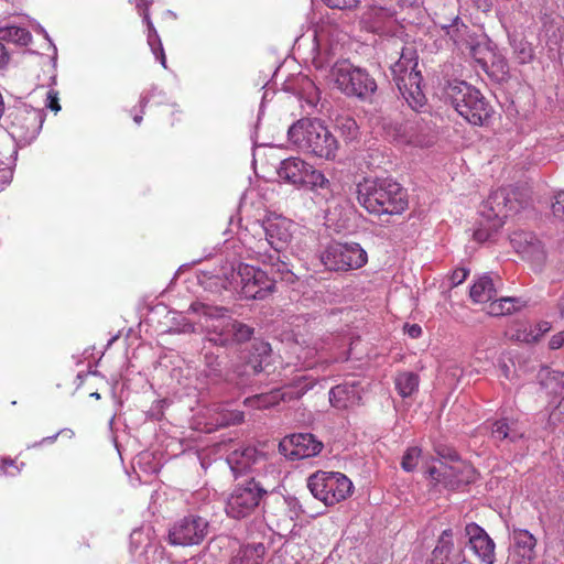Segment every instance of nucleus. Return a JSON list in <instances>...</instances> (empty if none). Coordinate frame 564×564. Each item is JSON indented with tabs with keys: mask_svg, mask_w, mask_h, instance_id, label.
Masks as SVG:
<instances>
[{
	"mask_svg": "<svg viewBox=\"0 0 564 564\" xmlns=\"http://www.w3.org/2000/svg\"><path fill=\"white\" fill-rule=\"evenodd\" d=\"M188 311L199 315V323L205 329L207 340L216 346L241 344L253 335V328L234 319L225 307L193 302Z\"/></svg>",
	"mask_w": 564,
	"mask_h": 564,
	"instance_id": "nucleus-1",
	"label": "nucleus"
},
{
	"mask_svg": "<svg viewBox=\"0 0 564 564\" xmlns=\"http://www.w3.org/2000/svg\"><path fill=\"white\" fill-rule=\"evenodd\" d=\"M357 199L370 214L399 215L408 207L405 189L392 177H368L357 185Z\"/></svg>",
	"mask_w": 564,
	"mask_h": 564,
	"instance_id": "nucleus-2",
	"label": "nucleus"
},
{
	"mask_svg": "<svg viewBox=\"0 0 564 564\" xmlns=\"http://www.w3.org/2000/svg\"><path fill=\"white\" fill-rule=\"evenodd\" d=\"M270 345L264 341H256L252 344V351L241 365L235 366L232 369L225 370L219 356L214 352H206L205 376L214 383L225 382L236 388H243L251 382V378L260 373L270 357Z\"/></svg>",
	"mask_w": 564,
	"mask_h": 564,
	"instance_id": "nucleus-3",
	"label": "nucleus"
},
{
	"mask_svg": "<svg viewBox=\"0 0 564 564\" xmlns=\"http://www.w3.org/2000/svg\"><path fill=\"white\" fill-rule=\"evenodd\" d=\"M289 141L303 152L332 160L338 143L333 133L318 119L303 118L288 130Z\"/></svg>",
	"mask_w": 564,
	"mask_h": 564,
	"instance_id": "nucleus-4",
	"label": "nucleus"
},
{
	"mask_svg": "<svg viewBox=\"0 0 564 564\" xmlns=\"http://www.w3.org/2000/svg\"><path fill=\"white\" fill-rule=\"evenodd\" d=\"M522 203L517 199V194L507 188H499L490 194L480 210V220L474 231L475 240L485 242L503 226L505 219L518 213Z\"/></svg>",
	"mask_w": 564,
	"mask_h": 564,
	"instance_id": "nucleus-5",
	"label": "nucleus"
},
{
	"mask_svg": "<svg viewBox=\"0 0 564 564\" xmlns=\"http://www.w3.org/2000/svg\"><path fill=\"white\" fill-rule=\"evenodd\" d=\"M445 99L469 123L485 126L494 112L492 107L474 86L462 80L448 83L444 90Z\"/></svg>",
	"mask_w": 564,
	"mask_h": 564,
	"instance_id": "nucleus-6",
	"label": "nucleus"
},
{
	"mask_svg": "<svg viewBox=\"0 0 564 564\" xmlns=\"http://www.w3.org/2000/svg\"><path fill=\"white\" fill-rule=\"evenodd\" d=\"M225 289H232L245 299H264L274 289V280L267 272L247 263L231 264L229 269L223 268Z\"/></svg>",
	"mask_w": 564,
	"mask_h": 564,
	"instance_id": "nucleus-7",
	"label": "nucleus"
},
{
	"mask_svg": "<svg viewBox=\"0 0 564 564\" xmlns=\"http://www.w3.org/2000/svg\"><path fill=\"white\" fill-rule=\"evenodd\" d=\"M416 67L415 51L404 47L400 58L391 66V73L401 96L413 110L417 111L425 106L426 97L421 87L422 75Z\"/></svg>",
	"mask_w": 564,
	"mask_h": 564,
	"instance_id": "nucleus-8",
	"label": "nucleus"
},
{
	"mask_svg": "<svg viewBox=\"0 0 564 564\" xmlns=\"http://www.w3.org/2000/svg\"><path fill=\"white\" fill-rule=\"evenodd\" d=\"M44 112L25 104H17L8 108L4 127L17 144H30L39 135Z\"/></svg>",
	"mask_w": 564,
	"mask_h": 564,
	"instance_id": "nucleus-9",
	"label": "nucleus"
},
{
	"mask_svg": "<svg viewBox=\"0 0 564 564\" xmlns=\"http://www.w3.org/2000/svg\"><path fill=\"white\" fill-rule=\"evenodd\" d=\"M330 76L337 88L347 96L367 99L377 90L375 78L366 69L356 67L348 61L335 63L330 68Z\"/></svg>",
	"mask_w": 564,
	"mask_h": 564,
	"instance_id": "nucleus-10",
	"label": "nucleus"
},
{
	"mask_svg": "<svg viewBox=\"0 0 564 564\" xmlns=\"http://www.w3.org/2000/svg\"><path fill=\"white\" fill-rule=\"evenodd\" d=\"M307 488L314 498L334 506L351 495L352 482L341 473L321 470L308 477Z\"/></svg>",
	"mask_w": 564,
	"mask_h": 564,
	"instance_id": "nucleus-11",
	"label": "nucleus"
},
{
	"mask_svg": "<svg viewBox=\"0 0 564 564\" xmlns=\"http://www.w3.org/2000/svg\"><path fill=\"white\" fill-rule=\"evenodd\" d=\"M268 491L253 478L238 485L226 499L225 511L232 519L249 517L259 507Z\"/></svg>",
	"mask_w": 564,
	"mask_h": 564,
	"instance_id": "nucleus-12",
	"label": "nucleus"
},
{
	"mask_svg": "<svg viewBox=\"0 0 564 564\" xmlns=\"http://www.w3.org/2000/svg\"><path fill=\"white\" fill-rule=\"evenodd\" d=\"M321 260L330 271H347L364 267L368 257L357 242H333L322 253Z\"/></svg>",
	"mask_w": 564,
	"mask_h": 564,
	"instance_id": "nucleus-13",
	"label": "nucleus"
},
{
	"mask_svg": "<svg viewBox=\"0 0 564 564\" xmlns=\"http://www.w3.org/2000/svg\"><path fill=\"white\" fill-rule=\"evenodd\" d=\"M209 530L208 521L196 514L186 516L176 521L169 531V541L173 545H197L204 541Z\"/></svg>",
	"mask_w": 564,
	"mask_h": 564,
	"instance_id": "nucleus-14",
	"label": "nucleus"
},
{
	"mask_svg": "<svg viewBox=\"0 0 564 564\" xmlns=\"http://www.w3.org/2000/svg\"><path fill=\"white\" fill-rule=\"evenodd\" d=\"M323 449V443L311 433L285 436L279 444L280 453L292 460L316 456Z\"/></svg>",
	"mask_w": 564,
	"mask_h": 564,
	"instance_id": "nucleus-15",
	"label": "nucleus"
},
{
	"mask_svg": "<svg viewBox=\"0 0 564 564\" xmlns=\"http://www.w3.org/2000/svg\"><path fill=\"white\" fill-rule=\"evenodd\" d=\"M510 243L522 259L531 262L536 269L542 268L546 260V252L543 243L534 234L524 230H516L510 235Z\"/></svg>",
	"mask_w": 564,
	"mask_h": 564,
	"instance_id": "nucleus-16",
	"label": "nucleus"
},
{
	"mask_svg": "<svg viewBox=\"0 0 564 564\" xmlns=\"http://www.w3.org/2000/svg\"><path fill=\"white\" fill-rule=\"evenodd\" d=\"M312 387V382H306L305 378L301 377L293 388H288L284 391L272 390L269 393L256 394L247 398L245 404L256 409H267L278 404L281 400L300 399Z\"/></svg>",
	"mask_w": 564,
	"mask_h": 564,
	"instance_id": "nucleus-17",
	"label": "nucleus"
},
{
	"mask_svg": "<svg viewBox=\"0 0 564 564\" xmlns=\"http://www.w3.org/2000/svg\"><path fill=\"white\" fill-rule=\"evenodd\" d=\"M465 534L475 555L485 564H494L496 545L488 533L477 523L470 522L465 527Z\"/></svg>",
	"mask_w": 564,
	"mask_h": 564,
	"instance_id": "nucleus-18",
	"label": "nucleus"
},
{
	"mask_svg": "<svg viewBox=\"0 0 564 564\" xmlns=\"http://www.w3.org/2000/svg\"><path fill=\"white\" fill-rule=\"evenodd\" d=\"M292 227L293 223L283 217L268 218L263 221L265 242L272 251H284L288 248L292 239Z\"/></svg>",
	"mask_w": 564,
	"mask_h": 564,
	"instance_id": "nucleus-19",
	"label": "nucleus"
},
{
	"mask_svg": "<svg viewBox=\"0 0 564 564\" xmlns=\"http://www.w3.org/2000/svg\"><path fill=\"white\" fill-rule=\"evenodd\" d=\"M264 460V454L259 452L254 446H240L231 451L226 462L235 477L242 476Z\"/></svg>",
	"mask_w": 564,
	"mask_h": 564,
	"instance_id": "nucleus-20",
	"label": "nucleus"
},
{
	"mask_svg": "<svg viewBox=\"0 0 564 564\" xmlns=\"http://www.w3.org/2000/svg\"><path fill=\"white\" fill-rule=\"evenodd\" d=\"M362 392L360 381L352 379L333 387L329 391V402L338 410H347L360 403Z\"/></svg>",
	"mask_w": 564,
	"mask_h": 564,
	"instance_id": "nucleus-21",
	"label": "nucleus"
},
{
	"mask_svg": "<svg viewBox=\"0 0 564 564\" xmlns=\"http://www.w3.org/2000/svg\"><path fill=\"white\" fill-rule=\"evenodd\" d=\"M258 248L257 254L259 261L271 268V273L274 275V279L279 278L286 283L295 282L296 276L291 270L290 263L285 260L286 257L283 254V251L268 252L263 249L262 243Z\"/></svg>",
	"mask_w": 564,
	"mask_h": 564,
	"instance_id": "nucleus-22",
	"label": "nucleus"
},
{
	"mask_svg": "<svg viewBox=\"0 0 564 564\" xmlns=\"http://www.w3.org/2000/svg\"><path fill=\"white\" fill-rule=\"evenodd\" d=\"M311 164L306 163L300 158L291 156L281 161L278 167V175L283 181L302 186L305 183V177L310 171Z\"/></svg>",
	"mask_w": 564,
	"mask_h": 564,
	"instance_id": "nucleus-23",
	"label": "nucleus"
},
{
	"mask_svg": "<svg viewBox=\"0 0 564 564\" xmlns=\"http://www.w3.org/2000/svg\"><path fill=\"white\" fill-rule=\"evenodd\" d=\"M524 426L513 417H501L491 423V437L496 441L517 442L524 437Z\"/></svg>",
	"mask_w": 564,
	"mask_h": 564,
	"instance_id": "nucleus-24",
	"label": "nucleus"
},
{
	"mask_svg": "<svg viewBox=\"0 0 564 564\" xmlns=\"http://www.w3.org/2000/svg\"><path fill=\"white\" fill-rule=\"evenodd\" d=\"M275 509L286 511V514L291 518H295L305 512L300 499L291 496H273L263 505L264 514H278Z\"/></svg>",
	"mask_w": 564,
	"mask_h": 564,
	"instance_id": "nucleus-25",
	"label": "nucleus"
},
{
	"mask_svg": "<svg viewBox=\"0 0 564 564\" xmlns=\"http://www.w3.org/2000/svg\"><path fill=\"white\" fill-rule=\"evenodd\" d=\"M426 133L419 131L417 121H408L405 124L397 129L395 141L400 144H409L414 147H425L429 144Z\"/></svg>",
	"mask_w": 564,
	"mask_h": 564,
	"instance_id": "nucleus-26",
	"label": "nucleus"
},
{
	"mask_svg": "<svg viewBox=\"0 0 564 564\" xmlns=\"http://www.w3.org/2000/svg\"><path fill=\"white\" fill-rule=\"evenodd\" d=\"M303 186H307L312 192L321 196L323 200L327 202L330 197H333L330 182L321 171L315 170L312 165L307 173V177H305V183Z\"/></svg>",
	"mask_w": 564,
	"mask_h": 564,
	"instance_id": "nucleus-27",
	"label": "nucleus"
},
{
	"mask_svg": "<svg viewBox=\"0 0 564 564\" xmlns=\"http://www.w3.org/2000/svg\"><path fill=\"white\" fill-rule=\"evenodd\" d=\"M453 550V531L452 529H446L440 535L437 544L432 551L431 558L427 564H447Z\"/></svg>",
	"mask_w": 564,
	"mask_h": 564,
	"instance_id": "nucleus-28",
	"label": "nucleus"
},
{
	"mask_svg": "<svg viewBox=\"0 0 564 564\" xmlns=\"http://www.w3.org/2000/svg\"><path fill=\"white\" fill-rule=\"evenodd\" d=\"M527 302L521 297L503 296L492 300L488 306V313L492 316L509 315L520 311L525 306Z\"/></svg>",
	"mask_w": 564,
	"mask_h": 564,
	"instance_id": "nucleus-29",
	"label": "nucleus"
},
{
	"mask_svg": "<svg viewBox=\"0 0 564 564\" xmlns=\"http://www.w3.org/2000/svg\"><path fill=\"white\" fill-rule=\"evenodd\" d=\"M496 295L497 289L489 275L479 278L470 288V297L476 303L491 302Z\"/></svg>",
	"mask_w": 564,
	"mask_h": 564,
	"instance_id": "nucleus-30",
	"label": "nucleus"
},
{
	"mask_svg": "<svg viewBox=\"0 0 564 564\" xmlns=\"http://www.w3.org/2000/svg\"><path fill=\"white\" fill-rule=\"evenodd\" d=\"M512 539L518 554L528 560L534 557V549L536 546V539L528 530L513 529Z\"/></svg>",
	"mask_w": 564,
	"mask_h": 564,
	"instance_id": "nucleus-31",
	"label": "nucleus"
},
{
	"mask_svg": "<svg viewBox=\"0 0 564 564\" xmlns=\"http://www.w3.org/2000/svg\"><path fill=\"white\" fill-rule=\"evenodd\" d=\"M144 23L147 24V28H148V35H147L148 44H149L153 55L155 56V58L158 61H160L161 65L164 68H166V57L164 54L163 45H162L161 39L159 36V33L150 19V13H148V12L144 13Z\"/></svg>",
	"mask_w": 564,
	"mask_h": 564,
	"instance_id": "nucleus-32",
	"label": "nucleus"
},
{
	"mask_svg": "<svg viewBox=\"0 0 564 564\" xmlns=\"http://www.w3.org/2000/svg\"><path fill=\"white\" fill-rule=\"evenodd\" d=\"M449 468H455L452 477L448 478L447 487L451 489L459 488L460 486L468 485L476 479V470L466 464H457L454 466H449Z\"/></svg>",
	"mask_w": 564,
	"mask_h": 564,
	"instance_id": "nucleus-33",
	"label": "nucleus"
},
{
	"mask_svg": "<svg viewBox=\"0 0 564 564\" xmlns=\"http://www.w3.org/2000/svg\"><path fill=\"white\" fill-rule=\"evenodd\" d=\"M263 554V544L247 545L239 551L230 564H261Z\"/></svg>",
	"mask_w": 564,
	"mask_h": 564,
	"instance_id": "nucleus-34",
	"label": "nucleus"
},
{
	"mask_svg": "<svg viewBox=\"0 0 564 564\" xmlns=\"http://www.w3.org/2000/svg\"><path fill=\"white\" fill-rule=\"evenodd\" d=\"M539 378L541 384L550 392V393H561L564 389V372L550 370L547 368L542 369L539 372Z\"/></svg>",
	"mask_w": 564,
	"mask_h": 564,
	"instance_id": "nucleus-35",
	"label": "nucleus"
},
{
	"mask_svg": "<svg viewBox=\"0 0 564 564\" xmlns=\"http://www.w3.org/2000/svg\"><path fill=\"white\" fill-rule=\"evenodd\" d=\"M395 388L402 398L411 397L419 388V376L414 372H402L395 377Z\"/></svg>",
	"mask_w": 564,
	"mask_h": 564,
	"instance_id": "nucleus-36",
	"label": "nucleus"
},
{
	"mask_svg": "<svg viewBox=\"0 0 564 564\" xmlns=\"http://www.w3.org/2000/svg\"><path fill=\"white\" fill-rule=\"evenodd\" d=\"M444 29L446 34L460 48H463L466 45V42H468L466 39L468 28L464 23H460L458 18H456L451 25L444 26Z\"/></svg>",
	"mask_w": 564,
	"mask_h": 564,
	"instance_id": "nucleus-37",
	"label": "nucleus"
},
{
	"mask_svg": "<svg viewBox=\"0 0 564 564\" xmlns=\"http://www.w3.org/2000/svg\"><path fill=\"white\" fill-rule=\"evenodd\" d=\"M465 48L468 50V54L475 59V62L484 69L487 68V55H490L487 46L475 43L474 41L466 42Z\"/></svg>",
	"mask_w": 564,
	"mask_h": 564,
	"instance_id": "nucleus-38",
	"label": "nucleus"
},
{
	"mask_svg": "<svg viewBox=\"0 0 564 564\" xmlns=\"http://www.w3.org/2000/svg\"><path fill=\"white\" fill-rule=\"evenodd\" d=\"M337 127L345 139L351 141L358 137L359 128L355 119L345 117L337 120Z\"/></svg>",
	"mask_w": 564,
	"mask_h": 564,
	"instance_id": "nucleus-39",
	"label": "nucleus"
},
{
	"mask_svg": "<svg viewBox=\"0 0 564 564\" xmlns=\"http://www.w3.org/2000/svg\"><path fill=\"white\" fill-rule=\"evenodd\" d=\"M421 448L413 446L406 449L402 457L401 466L405 471H413L419 464Z\"/></svg>",
	"mask_w": 564,
	"mask_h": 564,
	"instance_id": "nucleus-40",
	"label": "nucleus"
},
{
	"mask_svg": "<svg viewBox=\"0 0 564 564\" xmlns=\"http://www.w3.org/2000/svg\"><path fill=\"white\" fill-rule=\"evenodd\" d=\"M455 470V468H449V466L443 465L441 468L430 467L427 473L432 480H435L436 482L443 484L445 487H447L448 478L452 477L453 471Z\"/></svg>",
	"mask_w": 564,
	"mask_h": 564,
	"instance_id": "nucleus-41",
	"label": "nucleus"
},
{
	"mask_svg": "<svg viewBox=\"0 0 564 564\" xmlns=\"http://www.w3.org/2000/svg\"><path fill=\"white\" fill-rule=\"evenodd\" d=\"M513 50L518 56L519 62L522 64L530 62L533 57V50L531 45L524 41L514 43Z\"/></svg>",
	"mask_w": 564,
	"mask_h": 564,
	"instance_id": "nucleus-42",
	"label": "nucleus"
},
{
	"mask_svg": "<svg viewBox=\"0 0 564 564\" xmlns=\"http://www.w3.org/2000/svg\"><path fill=\"white\" fill-rule=\"evenodd\" d=\"M243 421L242 412H230L221 414L220 419L216 420L217 425L226 426L230 424H238Z\"/></svg>",
	"mask_w": 564,
	"mask_h": 564,
	"instance_id": "nucleus-43",
	"label": "nucleus"
},
{
	"mask_svg": "<svg viewBox=\"0 0 564 564\" xmlns=\"http://www.w3.org/2000/svg\"><path fill=\"white\" fill-rule=\"evenodd\" d=\"M564 422V394L556 408L550 413L549 425L556 426Z\"/></svg>",
	"mask_w": 564,
	"mask_h": 564,
	"instance_id": "nucleus-44",
	"label": "nucleus"
},
{
	"mask_svg": "<svg viewBox=\"0 0 564 564\" xmlns=\"http://www.w3.org/2000/svg\"><path fill=\"white\" fill-rule=\"evenodd\" d=\"M551 328H552V325H551V323H550V322L542 321V322H540V323L538 324V330H539V334H538V335L533 336V335H531V334H523V335L518 334V335L516 336V339H517V340H523V341H530V340H531V338H532V339H536V338H538V336L543 335V334H545V333L550 332V330H551Z\"/></svg>",
	"mask_w": 564,
	"mask_h": 564,
	"instance_id": "nucleus-45",
	"label": "nucleus"
},
{
	"mask_svg": "<svg viewBox=\"0 0 564 564\" xmlns=\"http://www.w3.org/2000/svg\"><path fill=\"white\" fill-rule=\"evenodd\" d=\"M13 176V171L9 163L0 160V191L8 185Z\"/></svg>",
	"mask_w": 564,
	"mask_h": 564,
	"instance_id": "nucleus-46",
	"label": "nucleus"
},
{
	"mask_svg": "<svg viewBox=\"0 0 564 564\" xmlns=\"http://www.w3.org/2000/svg\"><path fill=\"white\" fill-rule=\"evenodd\" d=\"M9 35L22 44H28L31 40L30 32L22 28H10Z\"/></svg>",
	"mask_w": 564,
	"mask_h": 564,
	"instance_id": "nucleus-47",
	"label": "nucleus"
},
{
	"mask_svg": "<svg viewBox=\"0 0 564 564\" xmlns=\"http://www.w3.org/2000/svg\"><path fill=\"white\" fill-rule=\"evenodd\" d=\"M324 3L333 9H351L356 7L357 0H323Z\"/></svg>",
	"mask_w": 564,
	"mask_h": 564,
	"instance_id": "nucleus-48",
	"label": "nucleus"
},
{
	"mask_svg": "<svg viewBox=\"0 0 564 564\" xmlns=\"http://www.w3.org/2000/svg\"><path fill=\"white\" fill-rule=\"evenodd\" d=\"M552 212L555 217L564 218V191L556 194L555 202L552 204Z\"/></svg>",
	"mask_w": 564,
	"mask_h": 564,
	"instance_id": "nucleus-49",
	"label": "nucleus"
},
{
	"mask_svg": "<svg viewBox=\"0 0 564 564\" xmlns=\"http://www.w3.org/2000/svg\"><path fill=\"white\" fill-rule=\"evenodd\" d=\"M45 106L55 112L61 110V106L58 104V93L57 91H55L53 89L47 91Z\"/></svg>",
	"mask_w": 564,
	"mask_h": 564,
	"instance_id": "nucleus-50",
	"label": "nucleus"
},
{
	"mask_svg": "<svg viewBox=\"0 0 564 564\" xmlns=\"http://www.w3.org/2000/svg\"><path fill=\"white\" fill-rule=\"evenodd\" d=\"M467 275L468 271L466 269H456L451 275V282L454 286L459 285L466 280Z\"/></svg>",
	"mask_w": 564,
	"mask_h": 564,
	"instance_id": "nucleus-51",
	"label": "nucleus"
},
{
	"mask_svg": "<svg viewBox=\"0 0 564 564\" xmlns=\"http://www.w3.org/2000/svg\"><path fill=\"white\" fill-rule=\"evenodd\" d=\"M319 347H317V345H314V347H308L303 356H299V358H303V364L307 367H311L312 366V362L310 361L311 358H313L315 356V354L318 351Z\"/></svg>",
	"mask_w": 564,
	"mask_h": 564,
	"instance_id": "nucleus-52",
	"label": "nucleus"
},
{
	"mask_svg": "<svg viewBox=\"0 0 564 564\" xmlns=\"http://www.w3.org/2000/svg\"><path fill=\"white\" fill-rule=\"evenodd\" d=\"M563 345H564V337L561 332L553 335L549 341V346L551 349H558Z\"/></svg>",
	"mask_w": 564,
	"mask_h": 564,
	"instance_id": "nucleus-53",
	"label": "nucleus"
},
{
	"mask_svg": "<svg viewBox=\"0 0 564 564\" xmlns=\"http://www.w3.org/2000/svg\"><path fill=\"white\" fill-rule=\"evenodd\" d=\"M131 2H134L137 9L139 10V13L142 15V19L144 20V13H149V7L151 4L150 0H130Z\"/></svg>",
	"mask_w": 564,
	"mask_h": 564,
	"instance_id": "nucleus-54",
	"label": "nucleus"
},
{
	"mask_svg": "<svg viewBox=\"0 0 564 564\" xmlns=\"http://www.w3.org/2000/svg\"><path fill=\"white\" fill-rule=\"evenodd\" d=\"M369 14H373L380 19H383V18H387V17H391L392 15V12L391 10L389 9H386V8H377V7H373L369 10Z\"/></svg>",
	"mask_w": 564,
	"mask_h": 564,
	"instance_id": "nucleus-55",
	"label": "nucleus"
},
{
	"mask_svg": "<svg viewBox=\"0 0 564 564\" xmlns=\"http://www.w3.org/2000/svg\"><path fill=\"white\" fill-rule=\"evenodd\" d=\"M405 329L411 338H419L422 335V328L417 324L405 325Z\"/></svg>",
	"mask_w": 564,
	"mask_h": 564,
	"instance_id": "nucleus-56",
	"label": "nucleus"
},
{
	"mask_svg": "<svg viewBox=\"0 0 564 564\" xmlns=\"http://www.w3.org/2000/svg\"><path fill=\"white\" fill-rule=\"evenodd\" d=\"M9 54L6 50V46L0 42V68L4 67L8 64Z\"/></svg>",
	"mask_w": 564,
	"mask_h": 564,
	"instance_id": "nucleus-57",
	"label": "nucleus"
},
{
	"mask_svg": "<svg viewBox=\"0 0 564 564\" xmlns=\"http://www.w3.org/2000/svg\"><path fill=\"white\" fill-rule=\"evenodd\" d=\"M557 308H558L560 315L562 317H564V293L562 294V296L558 300Z\"/></svg>",
	"mask_w": 564,
	"mask_h": 564,
	"instance_id": "nucleus-58",
	"label": "nucleus"
},
{
	"mask_svg": "<svg viewBox=\"0 0 564 564\" xmlns=\"http://www.w3.org/2000/svg\"><path fill=\"white\" fill-rule=\"evenodd\" d=\"M141 535H142L141 530H134L130 535L131 543H133L134 541H139Z\"/></svg>",
	"mask_w": 564,
	"mask_h": 564,
	"instance_id": "nucleus-59",
	"label": "nucleus"
},
{
	"mask_svg": "<svg viewBox=\"0 0 564 564\" xmlns=\"http://www.w3.org/2000/svg\"><path fill=\"white\" fill-rule=\"evenodd\" d=\"M61 434V431L57 432L56 434L52 435V436H47V437H44L39 444H43V443H53L57 437L58 435Z\"/></svg>",
	"mask_w": 564,
	"mask_h": 564,
	"instance_id": "nucleus-60",
	"label": "nucleus"
},
{
	"mask_svg": "<svg viewBox=\"0 0 564 564\" xmlns=\"http://www.w3.org/2000/svg\"><path fill=\"white\" fill-rule=\"evenodd\" d=\"M148 102H149V98L148 97H141L140 106H141L142 110L147 107Z\"/></svg>",
	"mask_w": 564,
	"mask_h": 564,
	"instance_id": "nucleus-61",
	"label": "nucleus"
},
{
	"mask_svg": "<svg viewBox=\"0 0 564 564\" xmlns=\"http://www.w3.org/2000/svg\"><path fill=\"white\" fill-rule=\"evenodd\" d=\"M12 465H13L12 460H3L1 468L4 470V473H7V466H12Z\"/></svg>",
	"mask_w": 564,
	"mask_h": 564,
	"instance_id": "nucleus-62",
	"label": "nucleus"
},
{
	"mask_svg": "<svg viewBox=\"0 0 564 564\" xmlns=\"http://www.w3.org/2000/svg\"><path fill=\"white\" fill-rule=\"evenodd\" d=\"M142 119H143L142 115H135V116L133 117V121H134L137 124H140V123L142 122Z\"/></svg>",
	"mask_w": 564,
	"mask_h": 564,
	"instance_id": "nucleus-63",
	"label": "nucleus"
},
{
	"mask_svg": "<svg viewBox=\"0 0 564 564\" xmlns=\"http://www.w3.org/2000/svg\"><path fill=\"white\" fill-rule=\"evenodd\" d=\"M90 397H93V398H95V399H97V400H98V399H100V394H99L98 392H93V393L90 394Z\"/></svg>",
	"mask_w": 564,
	"mask_h": 564,
	"instance_id": "nucleus-64",
	"label": "nucleus"
}]
</instances>
